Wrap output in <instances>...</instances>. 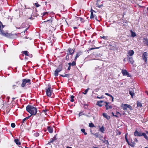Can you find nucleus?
I'll return each mask as SVG.
<instances>
[{
    "label": "nucleus",
    "instance_id": "1",
    "mask_svg": "<svg viewBox=\"0 0 148 148\" xmlns=\"http://www.w3.org/2000/svg\"><path fill=\"white\" fill-rule=\"evenodd\" d=\"M26 110L29 113L32 115H36L37 112V109L35 107L30 105H28L26 108Z\"/></svg>",
    "mask_w": 148,
    "mask_h": 148
},
{
    "label": "nucleus",
    "instance_id": "2",
    "mask_svg": "<svg viewBox=\"0 0 148 148\" xmlns=\"http://www.w3.org/2000/svg\"><path fill=\"white\" fill-rule=\"evenodd\" d=\"M2 27V28H3V25L1 26V25H0V34H1L3 36L10 38H13V34H12L10 33H8L5 32L4 31L2 30L1 29V27Z\"/></svg>",
    "mask_w": 148,
    "mask_h": 148
},
{
    "label": "nucleus",
    "instance_id": "3",
    "mask_svg": "<svg viewBox=\"0 0 148 148\" xmlns=\"http://www.w3.org/2000/svg\"><path fill=\"white\" fill-rule=\"evenodd\" d=\"M31 81L30 79H23L22 80V83L21 86L24 87L25 86H29L31 84Z\"/></svg>",
    "mask_w": 148,
    "mask_h": 148
},
{
    "label": "nucleus",
    "instance_id": "4",
    "mask_svg": "<svg viewBox=\"0 0 148 148\" xmlns=\"http://www.w3.org/2000/svg\"><path fill=\"white\" fill-rule=\"evenodd\" d=\"M62 69V65L61 64H60L58 68L56 70L54 73V75L56 77L58 75L59 72L61 71Z\"/></svg>",
    "mask_w": 148,
    "mask_h": 148
},
{
    "label": "nucleus",
    "instance_id": "5",
    "mask_svg": "<svg viewBox=\"0 0 148 148\" xmlns=\"http://www.w3.org/2000/svg\"><path fill=\"white\" fill-rule=\"evenodd\" d=\"M45 90L47 95L49 97L51 96L52 93L51 86H49L47 88H46Z\"/></svg>",
    "mask_w": 148,
    "mask_h": 148
},
{
    "label": "nucleus",
    "instance_id": "6",
    "mask_svg": "<svg viewBox=\"0 0 148 148\" xmlns=\"http://www.w3.org/2000/svg\"><path fill=\"white\" fill-rule=\"evenodd\" d=\"M147 52H145L143 53L142 55V59L145 61V64H146L147 63Z\"/></svg>",
    "mask_w": 148,
    "mask_h": 148
},
{
    "label": "nucleus",
    "instance_id": "7",
    "mask_svg": "<svg viewBox=\"0 0 148 148\" xmlns=\"http://www.w3.org/2000/svg\"><path fill=\"white\" fill-rule=\"evenodd\" d=\"M121 72L124 76H127L128 77H131V75L129 74V73L126 70H122Z\"/></svg>",
    "mask_w": 148,
    "mask_h": 148
},
{
    "label": "nucleus",
    "instance_id": "8",
    "mask_svg": "<svg viewBox=\"0 0 148 148\" xmlns=\"http://www.w3.org/2000/svg\"><path fill=\"white\" fill-rule=\"evenodd\" d=\"M74 51L75 49L73 50L70 48H69L68 49L67 54L69 55H73L74 53Z\"/></svg>",
    "mask_w": 148,
    "mask_h": 148
},
{
    "label": "nucleus",
    "instance_id": "9",
    "mask_svg": "<svg viewBox=\"0 0 148 148\" xmlns=\"http://www.w3.org/2000/svg\"><path fill=\"white\" fill-rule=\"evenodd\" d=\"M141 132H138L136 130L134 133V135L135 136H142Z\"/></svg>",
    "mask_w": 148,
    "mask_h": 148
},
{
    "label": "nucleus",
    "instance_id": "10",
    "mask_svg": "<svg viewBox=\"0 0 148 148\" xmlns=\"http://www.w3.org/2000/svg\"><path fill=\"white\" fill-rule=\"evenodd\" d=\"M134 53V52L133 50H130L129 51H128V53L127 54V56H132Z\"/></svg>",
    "mask_w": 148,
    "mask_h": 148
},
{
    "label": "nucleus",
    "instance_id": "11",
    "mask_svg": "<svg viewBox=\"0 0 148 148\" xmlns=\"http://www.w3.org/2000/svg\"><path fill=\"white\" fill-rule=\"evenodd\" d=\"M82 54V51H79L76 54V56L74 59V60L76 61L77 58L79 57L80 55Z\"/></svg>",
    "mask_w": 148,
    "mask_h": 148
},
{
    "label": "nucleus",
    "instance_id": "12",
    "mask_svg": "<svg viewBox=\"0 0 148 148\" xmlns=\"http://www.w3.org/2000/svg\"><path fill=\"white\" fill-rule=\"evenodd\" d=\"M104 103H106V104L105 105V106L106 110H108L109 109L112 108V106L110 105H108V104L110 103L109 102H104Z\"/></svg>",
    "mask_w": 148,
    "mask_h": 148
},
{
    "label": "nucleus",
    "instance_id": "13",
    "mask_svg": "<svg viewBox=\"0 0 148 148\" xmlns=\"http://www.w3.org/2000/svg\"><path fill=\"white\" fill-rule=\"evenodd\" d=\"M143 43L145 45L148 46V39L147 38H144L143 39Z\"/></svg>",
    "mask_w": 148,
    "mask_h": 148
},
{
    "label": "nucleus",
    "instance_id": "14",
    "mask_svg": "<svg viewBox=\"0 0 148 148\" xmlns=\"http://www.w3.org/2000/svg\"><path fill=\"white\" fill-rule=\"evenodd\" d=\"M47 129L49 133H51L53 132V130L52 127L50 126L48 127Z\"/></svg>",
    "mask_w": 148,
    "mask_h": 148
},
{
    "label": "nucleus",
    "instance_id": "15",
    "mask_svg": "<svg viewBox=\"0 0 148 148\" xmlns=\"http://www.w3.org/2000/svg\"><path fill=\"white\" fill-rule=\"evenodd\" d=\"M128 60L130 63L132 64L134 62V60L132 57H129L127 59Z\"/></svg>",
    "mask_w": 148,
    "mask_h": 148
},
{
    "label": "nucleus",
    "instance_id": "16",
    "mask_svg": "<svg viewBox=\"0 0 148 148\" xmlns=\"http://www.w3.org/2000/svg\"><path fill=\"white\" fill-rule=\"evenodd\" d=\"M103 115L104 117L106 118L108 120L110 118V116L108 115L106 113H103Z\"/></svg>",
    "mask_w": 148,
    "mask_h": 148
},
{
    "label": "nucleus",
    "instance_id": "17",
    "mask_svg": "<svg viewBox=\"0 0 148 148\" xmlns=\"http://www.w3.org/2000/svg\"><path fill=\"white\" fill-rule=\"evenodd\" d=\"M14 142L17 145H20L21 144V143L18 139H15L14 140Z\"/></svg>",
    "mask_w": 148,
    "mask_h": 148
},
{
    "label": "nucleus",
    "instance_id": "18",
    "mask_svg": "<svg viewBox=\"0 0 148 148\" xmlns=\"http://www.w3.org/2000/svg\"><path fill=\"white\" fill-rule=\"evenodd\" d=\"M56 138L55 137H54L53 138H51L50 140V141L48 143V144H49V143H52L53 142L54 140H56Z\"/></svg>",
    "mask_w": 148,
    "mask_h": 148
},
{
    "label": "nucleus",
    "instance_id": "19",
    "mask_svg": "<svg viewBox=\"0 0 148 148\" xmlns=\"http://www.w3.org/2000/svg\"><path fill=\"white\" fill-rule=\"evenodd\" d=\"M68 64L69 65L71 66H74L76 64V63L75 62L73 61L72 63L69 62L68 63Z\"/></svg>",
    "mask_w": 148,
    "mask_h": 148
},
{
    "label": "nucleus",
    "instance_id": "20",
    "mask_svg": "<svg viewBox=\"0 0 148 148\" xmlns=\"http://www.w3.org/2000/svg\"><path fill=\"white\" fill-rule=\"evenodd\" d=\"M131 33V36L134 37L136 36V34L134 32H133L132 30L130 31Z\"/></svg>",
    "mask_w": 148,
    "mask_h": 148
},
{
    "label": "nucleus",
    "instance_id": "21",
    "mask_svg": "<svg viewBox=\"0 0 148 148\" xmlns=\"http://www.w3.org/2000/svg\"><path fill=\"white\" fill-rule=\"evenodd\" d=\"M99 131L103 133L105 130L103 126H102L100 128Z\"/></svg>",
    "mask_w": 148,
    "mask_h": 148
},
{
    "label": "nucleus",
    "instance_id": "22",
    "mask_svg": "<svg viewBox=\"0 0 148 148\" xmlns=\"http://www.w3.org/2000/svg\"><path fill=\"white\" fill-rule=\"evenodd\" d=\"M129 94L132 97H133V96L134 95V91H130Z\"/></svg>",
    "mask_w": 148,
    "mask_h": 148
},
{
    "label": "nucleus",
    "instance_id": "23",
    "mask_svg": "<svg viewBox=\"0 0 148 148\" xmlns=\"http://www.w3.org/2000/svg\"><path fill=\"white\" fill-rule=\"evenodd\" d=\"M23 53L25 56H29V55H28V52L27 51H23Z\"/></svg>",
    "mask_w": 148,
    "mask_h": 148
},
{
    "label": "nucleus",
    "instance_id": "24",
    "mask_svg": "<svg viewBox=\"0 0 148 148\" xmlns=\"http://www.w3.org/2000/svg\"><path fill=\"white\" fill-rule=\"evenodd\" d=\"M125 106H127V108H129L131 110H132V108L131 106L130 105H128L127 104H125Z\"/></svg>",
    "mask_w": 148,
    "mask_h": 148
},
{
    "label": "nucleus",
    "instance_id": "25",
    "mask_svg": "<svg viewBox=\"0 0 148 148\" xmlns=\"http://www.w3.org/2000/svg\"><path fill=\"white\" fill-rule=\"evenodd\" d=\"M128 134L127 133V134H125V139L126 140V141L127 142V143L128 144H129V142L128 140V139L127 138V135Z\"/></svg>",
    "mask_w": 148,
    "mask_h": 148
},
{
    "label": "nucleus",
    "instance_id": "26",
    "mask_svg": "<svg viewBox=\"0 0 148 148\" xmlns=\"http://www.w3.org/2000/svg\"><path fill=\"white\" fill-rule=\"evenodd\" d=\"M81 130L82 132L84 133V135H86L87 134V133L85 132V130L84 129H81Z\"/></svg>",
    "mask_w": 148,
    "mask_h": 148
},
{
    "label": "nucleus",
    "instance_id": "27",
    "mask_svg": "<svg viewBox=\"0 0 148 148\" xmlns=\"http://www.w3.org/2000/svg\"><path fill=\"white\" fill-rule=\"evenodd\" d=\"M69 75H70L69 74H65L64 75H60L63 77H69Z\"/></svg>",
    "mask_w": 148,
    "mask_h": 148
},
{
    "label": "nucleus",
    "instance_id": "28",
    "mask_svg": "<svg viewBox=\"0 0 148 148\" xmlns=\"http://www.w3.org/2000/svg\"><path fill=\"white\" fill-rule=\"evenodd\" d=\"M89 127H95V126L94 125V124L92 123H89Z\"/></svg>",
    "mask_w": 148,
    "mask_h": 148
},
{
    "label": "nucleus",
    "instance_id": "29",
    "mask_svg": "<svg viewBox=\"0 0 148 148\" xmlns=\"http://www.w3.org/2000/svg\"><path fill=\"white\" fill-rule=\"evenodd\" d=\"M142 136H144V137L146 139L148 138V137L146 134L145 133H142Z\"/></svg>",
    "mask_w": 148,
    "mask_h": 148
},
{
    "label": "nucleus",
    "instance_id": "30",
    "mask_svg": "<svg viewBox=\"0 0 148 148\" xmlns=\"http://www.w3.org/2000/svg\"><path fill=\"white\" fill-rule=\"evenodd\" d=\"M137 105L138 107H140L142 106V104L140 103L139 102H137Z\"/></svg>",
    "mask_w": 148,
    "mask_h": 148
},
{
    "label": "nucleus",
    "instance_id": "31",
    "mask_svg": "<svg viewBox=\"0 0 148 148\" xmlns=\"http://www.w3.org/2000/svg\"><path fill=\"white\" fill-rule=\"evenodd\" d=\"M48 14V12H45L43 13V16H47Z\"/></svg>",
    "mask_w": 148,
    "mask_h": 148
},
{
    "label": "nucleus",
    "instance_id": "32",
    "mask_svg": "<svg viewBox=\"0 0 148 148\" xmlns=\"http://www.w3.org/2000/svg\"><path fill=\"white\" fill-rule=\"evenodd\" d=\"M74 98V96L73 95L71 96V99L70 100L71 101V102H73L74 100L73 99Z\"/></svg>",
    "mask_w": 148,
    "mask_h": 148
},
{
    "label": "nucleus",
    "instance_id": "33",
    "mask_svg": "<svg viewBox=\"0 0 148 148\" xmlns=\"http://www.w3.org/2000/svg\"><path fill=\"white\" fill-rule=\"evenodd\" d=\"M123 106L122 107H123V109L124 110H127V106H125V104L123 105Z\"/></svg>",
    "mask_w": 148,
    "mask_h": 148
},
{
    "label": "nucleus",
    "instance_id": "34",
    "mask_svg": "<svg viewBox=\"0 0 148 148\" xmlns=\"http://www.w3.org/2000/svg\"><path fill=\"white\" fill-rule=\"evenodd\" d=\"M135 143H133L132 142V143L130 144L129 143V144H128L129 145L131 146V147H133L135 145Z\"/></svg>",
    "mask_w": 148,
    "mask_h": 148
},
{
    "label": "nucleus",
    "instance_id": "35",
    "mask_svg": "<svg viewBox=\"0 0 148 148\" xmlns=\"http://www.w3.org/2000/svg\"><path fill=\"white\" fill-rule=\"evenodd\" d=\"M30 116L28 117H26V118H24V119H23V121H22V122L23 123L24 122V121L27 119H28L29 118V117H30V116Z\"/></svg>",
    "mask_w": 148,
    "mask_h": 148
},
{
    "label": "nucleus",
    "instance_id": "36",
    "mask_svg": "<svg viewBox=\"0 0 148 148\" xmlns=\"http://www.w3.org/2000/svg\"><path fill=\"white\" fill-rule=\"evenodd\" d=\"M78 20H79L80 21L82 22H83L84 21V19L81 17H79Z\"/></svg>",
    "mask_w": 148,
    "mask_h": 148
},
{
    "label": "nucleus",
    "instance_id": "37",
    "mask_svg": "<svg viewBox=\"0 0 148 148\" xmlns=\"http://www.w3.org/2000/svg\"><path fill=\"white\" fill-rule=\"evenodd\" d=\"M89 89V88H87L84 91V92H83V93L84 94H86L88 92Z\"/></svg>",
    "mask_w": 148,
    "mask_h": 148
},
{
    "label": "nucleus",
    "instance_id": "38",
    "mask_svg": "<svg viewBox=\"0 0 148 148\" xmlns=\"http://www.w3.org/2000/svg\"><path fill=\"white\" fill-rule=\"evenodd\" d=\"M69 55L67 54V55L66 56V60H69Z\"/></svg>",
    "mask_w": 148,
    "mask_h": 148
},
{
    "label": "nucleus",
    "instance_id": "39",
    "mask_svg": "<svg viewBox=\"0 0 148 148\" xmlns=\"http://www.w3.org/2000/svg\"><path fill=\"white\" fill-rule=\"evenodd\" d=\"M11 126L13 127V128H14L15 127V124L14 123H12L11 124Z\"/></svg>",
    "mask_w": 148,
    "mask_h": 148
},
{
    "label": "nucleus",
    "instance_id": "40",
    "mask_svg": "<svg viewBox=\"0 0 148 148\" xmlns=\"http://www.w3.org/2000/svg\"><path fill=\"white\" fill-rule=\"evenodd\" d=\"M84 115V114L82 112H79V116H80Z\"/></svg>",
    "mask_w": 148,
    "mask_h": 148
},
{
    "label": "nucleus",
    "instance_id": "41",
    "mask_svg": "<svg viewBox=\"0 0 148 148\" xmlns=\"http://www.w3.org/2000/svg\"><path fill=\"white\" fill-rule=\"evenodd\" d=\"M49 21L51 23L52 21V19H50L47 20V21H44L43 22H42V23Z\"/></svg>",
    "mask_w": 148,
    "mask_h": 148
},
{
    "label": "nucleus",
    "instance_id": "42",
    "mask_svg": "<svg viewBox=\"0 0 148 148\" xmlns=\"http://www.w3.org/2000/svg\"><path fill=\"white\" fill-rule=\"evenodd\" d=\"M96 6L97 7H98L99 8H101L102 6H103L102 5H99L98 4H96Z\"/></svg>",
    "mask_w": 148,
    "mask_h": 148
},
{
    "label": "nucleus",
    "instance_id": "43",
    "mask_svg": "<svg viewBox=\"0 0 148 148\" xmlns=\"http://www.w3.org/2000/svg\"><path fill=\"white\" fill-rule=\"evenodd\" d=\"M93 134L97 138L99 136V134L98 133H96L95 134Z\"/></svg>",
    "mask_w": 148,
    "mask_h": 148
},
{
    "label": "nucleus",
    "instance_id": "44",
    "mask_svg": "<svg viewBox=\"0 0 148 148\" xmlns=\"http://www.w3.org/2000/svg\"><path fill=\"white\" fill-rule=\"evenodd\" d=\"M35 5L37 7H38L40 6V5L38 4L37 3H35Z\"/></svg>",
    "mask_w": 148,
    "mask_h": 148
},
{
    "label": "nucleus",
    "instance_id": "45",
    "mask_svg": "<svg viewBox=\"0 0 148 148\" xmlns=\"http://www.w3.org/2000/svg\"><path fill=\"white\" fill-rule=\"evenodd\" d=\"M105 94L109 96L110 97H112V96L110 94L108 93H105Z\"/></svg>",
    "mask_w": 148,
    "mask_h": 148
},
{
    "label": "nucleus",
    "instance_id": "46",
    "mask_svg": "<svg viewBox=\"0 0 148 148\" xmlns=\"http://www.w3.org/2000/svg\"><path fill=\"white\" fill-rule=\"evenodd\" d=\"M34 135L36 137L38 136L39 135V133L37 132L36 133L34 134Z\"/></svg>",
    "mask_w": 148,
    "mask_h": 148
},
{
    "label": "nucleus",
    "instance_id": "47",
    "mask_svg": "<svg viewBox=\"0 0 148 148\" xmlns=\"http://www.w3.org/2000/svg\"><path fill=\"white\" fill-rule=\"evenodd\" d=\"M90 18H94V16L93 13H91Z\"/></svg>",
    "mask_w": 148,
    "mask_h": 148
},
{
    "label": "nucleus",
    "instance_id": "48",
    "mask_svg": "<svg viewBox=\"0 0 148 148\" xmlns=\"http://www.w3.org/2000/svg\"><path fill=\"white\" fill-rule=\"evenodd\" d=\"M99 47H96L95 48V49H99ZM95 49V48H90V49H89V50H93V49Z\"/></svg>",
    "mask_w": 148,
    "mask_h": 148
},
{
    "label": "nucleus",
    "instance_id": "49",
    "mask_svg": "<svg viewBox=\"0 0 148 148\" xmlns=\"http://www.w3.org/2000/svg\"><path fill=\"white\" fill-rule=\"evenodd\" d=\"M102 38H103L105 40H106L107 39V37L106 36H103L102 37H101Z\"/></svg>",
    "mask_w": 148,
    "mask_h": 148
},
{
    "label": "nucleus",
    "instance_id": "50",
    "mask_svg": "<svg viewBox=\"0 0 148 148\" xmlns=\"http://www.w3.org/2000/svg\"><path fill=\"white\" fill-rule=\"evenodd\" d=\"M97 97L98 99H102L103 98V96H101V97L97 96Z\"/></svg>",
    "mask_w": 148,
    "mask_h": 148
},
{
    "label": "nucleus",
    "instance_id": "51",
    "mask_svg": "<svg viewBox=\"0 0 148 148\" xmlns=\"http://www.w3.org/2000/svg\"><path fill=\"white\" fill-rule=\"evenodd\" d=\"M102 102H103V101H98L97 102V103H102Z\"/></svg>",
    "mask_w": 148,
    "mask_h": 148
},
{
    "label": "nucleus",
    "instance_id": "52",
    "mask_svg": "<svg viewBox=\"0 0 148 148\" xmlns=\"http://www.w3.org/2000/svg\"><path fill=\"white\" fill-rule=\"evenodd\" d=\"M97 105H98L100 107H101L102 106V105H101V104L100 103H97Z\"/></svg>",
    "mask_w": 148,
    "mask_h": 148
},
{
    "label": "nucleus",
    "instance_id": "53",
    "mask_svg": "<svg viewBox=\"0 0 148 148\" xmlns=\"http://www.w3.org/2000/svg\"><path fill=\"white\" fill-rule=\"evenodd\" d=\"M48 111V110H44L43 111L45 113L47 112Z\"/></svg>",
    "mask_w": 148,
    "mask_h": 148
},
{
    "label": "nucleus",
    "instance_id": "54",
    "mask_svg": "<svg viewBox=\"0 0 148 148\" xmlns=\"http://www.w3.org/2000/svg\"><path fill=\"white\" fill-rule=\"evenodd\" d=\"M94 12H95V11L92 9H91V13H93Z\"/></svg>",
    "mask_w": 148,
    "mask_h": 148
},
{
    "label": "nucleus",
    "instance_id": "55",
    "mask_svg": "<svg viewBox=\"0 0 148 148\" xmlns=\"http://www.w3.org/2000/svg\"><path fill=\"white\" fill-rule=\"evenodd\" d=\"M71 69V66L69 65V66L68 67L67 70H69Z\"/></svg>",
    "mask_w": 148,
    "mask_h": 148
},
{
    "label": "nucleus",
    "instance_id": "56",
    "mask_svg": "<svg viewBox=\"0 0 148 148\" xmlns=\"http://www.w3.org/2000/svg\"><path fill=\"white\" fill-rule=\"evenodd\" d=\"M134 141H135V142H138V140L137 139V138H135V139H134Z\"/></svg>",
    "mask_w": 148,
    "mask_h": 148
},
{
    "label": "nucleus",
    "instance_id": "57",
    "mask_svg": "<svg viewBox=\"0 0 148 148\" xmlns=\"http://www.w3.org/2000/svg\"><path fill=\"white\" fill-rule=\"evenodd\" d=\"M16 86V85H13V88H15V87Z\"/></svg>",
    "mask_w": 148,
    "mask_h": 148
},
{
    "label": "nucleus",
    "instance_id": "58",
    "mask_svg": "<svg viewBox=\"0 0 148 148\" xmlns=\"http://www.w3.org/2000/svg\"><path fill=\"white\" fill-rule=\"evenodd\" d=\"M77 27H73V28H74V29H77Z\"/></svg>",
    "mask_w": 148,
    "mask_h": 148
},
{
    "label": "nucleus",
    "instance_id": "59",
    "mask_svg": "<svg viewBox=\"0 0 148 148\" xmlns=\"http://www.w3.org/2000/svg\"><path fill=\"white\" fill-rule=\"evenodd\" d=\"M111 97L112 98V101H113V99H114V98H113V97L112 96V97Z\"/></svg>",
    "mask_w": 148,
    "mask_h": 148
},
{
    "label": "nucleus",
    "instance_id": "60",
    "mask_svg": "<svg viewBox=\"0 0 148 148\" xmlns=\"http://www.w3.org/2000/svg\"><path fill=\"white\" fill-rule=\"evenodd\" d=\"M66 148H72L71 147H69V146H67L66 147Z\"/></svg>",
    "mask_w": 148,
    "mask_h": 148
},
{
    "label": "nucleus",
    "instance_id": "61",
    "mask_svg": "<svg viewBox=\"0 0 148 148\" xmlns=\"http://www.w3.org/2000/svg\"><path fill=\"white\" fill-rule=\"evenodd\" d=\"M27 28H26V29H25V31H24V33H25V32L26 31H27Z\"/></svg>",
    "mask_w": 148,
    "mask_h": 148
},
{
    "label": "nucleus",
    "instance_id": "62",
    "mask_svg": "<svg viewBox=\"0 0 148 148\" xmlns=\"http://www.w3.org/2000/svg\"><path fill=\"white\" fill-rule=\"evenodd\" d=\"M113 116L116 117H118L116 115H113Z\"/></svg>",
    "mask_w": 148,
    "mask_h": 148
},
{
    "label": "nucleus",
    "instance_id": "63",
    "mask_svg": "<svg viewBox=\"0 0 148 148\" xmlns=\"http://www.w3.org/2000/svg\"><path fill=\"white\" fill-rule=\"evenodd\" d=\"M29 56L31 57H32V54H30V56Z\"/></svg>",
    "mask_w": 148,
    "mask_h": 148
},
{
    "label": "nucleus",
    "instance_id": "64",
    "mask_svg": "<svg viewBox=\"0 0 148 148\" xmlns=\"http://www.w3.org/2000/svg\"><path fill=\"white\" fill-rule=\"evenodd\" d=\"M32 16H31L29 18L30 19H32Z\"/></svg>",
    "mask_w": 148,
    "mask_h": 148
}]
</instances>
